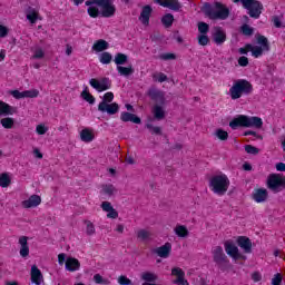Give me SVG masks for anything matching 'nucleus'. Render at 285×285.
<instances>
[{"label": "nucleus", "instance_id": "obj_14", "mask_svg": "<svg viewBox=\"0 0 285 285\" xmlns=\"http://www.w3.org/2000/svg\"><path fill=\"white\" fill-rule=\"evenodd\" d=\"M100 208H102L104 213H107L108 219H117V217H119V212L112 207L110 202H102Z\"/></svg>", "mask_w": 285, "mask_h": 285}, {"label": "nucleus", "instance_id": "obj_46", "mask_svg": "<svg viewBox=\"0 0 285 285\" xmlns=\"http://www.w3.org/2000/svg\"><path fill=\"white\" fill-rule=\"evenodd\" d=\"M23 95H24V99H36V97H39V90L37 89L24 90Z\"/></svg>", "mask_w": 285, "mask_h": 285}, {"label": "nucleus", "instance_id": "obj_55", "mask_svg": "<svg viewBox=\"0 0 285 285\" xmlns=\"http://www.w3.org/2000/svg\"><path fill=\"white\" fill-rule=\"evenodd\" d=\"M159 59H161V61H171L177 59V56L175 53H161Z\"/></svg>", "mask_w": 285, "mask_h": 285}, {"label": "nucleus", "instance_id": "obj_6", "mask_svg": "<svg viewBox=\"0 0 285 285\" xmlns=\"http://www.w3.org/2000/svg\"><path fill=\"white\" fill-rule=\"evenodd\" d=\"M250 19H259L264 12V4L259 0H239Z\"/></svg>", "mask_w": 285, "mask_h": 285}, {"label": "nucleus", "instance_id": "obj_5", "mask_svg": "<svg viewBox=\"0 0 285 285\" xmlns=\"http://www.w3.org/2000/svg\"><path fill=\"white\" fill-rule=\"evenodd\" d=\"M266 187L271 193L277 195L285 190V177L282 174H269L266 180Z\"/></svg>", "mask_w": 285, "mask_h": 285}, {"label": "nucleus", "instance_id": "obj_64", "mask_svg": "<svg viewBox=\"0 0 285 285\" xmlns=\"http://www.w3.org/2000/svg\"><path fill=\"white\" fill-rule=\"evenodd\" d=\"M272 22L274 23V26H275L276 28H282V20L278 18V16H274V17L272 18Z\"/></svg>", "mask_w": 285, "mask_h": 285}, {"label": "nucleus", "instance_id": "obj_16", "mask_svg": "<svg viewBox=\"0 0 285 285\" xmlns=\"http://www.w3.org/2000/svg\"><path fill=\"white\" fill-rule=\"evenodd\" d=\"M252 198L256 204H263L268 199V190L265 188H257L253 191Z\"/></svg>", "mask_w": 285, "mask_h": 285}, {"label": "nucleus", "instance_id": "obj_37", "mask_svg": "<svg viewBox=\"0 0 285 285\" xmlns=\"http://www.w3.org/2000/svg\"><path fill=\"white\" fill-rule=\"evenodd\" d=\"M100 63L108 66L112 61V55L108 51H104L99 57Z\"/></svg>", "mask_w": 285, "mask_h": 285}, {"label": "nucleus", "instance_id": "obj_32", "mask_svg": "<svg viewBox=\"0 0 285 285\" xmlns=\"http://www.w3.org/2000/svg\"><path fill=\"white\" fill-rule=\"evenodd\" d=\"M153 115H154L155 119L160 121V119H164L166 117V111L164 110V107H161L159 105H155L153 107Z\"/></svg>", "mask_w": 285, "mask_h": 285}, {"label": "nucleus", "instance_id": "obj_3", "mask_svg": "<svg viewBox=\"0 0 285 285\" xmlns=\"http://www.w3.org/2000/svg\"><path fill=\"white\" fill-rule=\"evenodd\" d=\"M253 83L246 79H237L233 82L229 88V97L233 101H237V99H242V97H248V95H253Z\"/></svg>", "mask_w": 285, "mask_h": 285}, {"label": "nucleus", "instance_id": "obj_31", "mask_svg": "<svg viewBox=\"0 0 285 285\" xmlns=\"http://www.w3.org/2000/svg\"><path fill=\"white\" fill-rule=\"evenodd\" d=\"M160 21L164 28H173V23H175V16H173V13H166L161 17Z\"/></svg>", "mask_w": 285, "mask_h": 285}, {"label": "nucleus", "instance_id": "obj_56", "mask_svg": "<svg viewBox=\"0 0 285 285\" xmlns=\"http://www.w3.org/2000/svg\"><path fill=\"white\" fill-rule=\"evenodd\" d=\"M102 193L110 197L115 193V186H112V185H104L102 186Z\"/></svg>", "mask_w": 285, "mask_h": 285}, {"label": "nucleus", "instance_id": "obj_57", "mask_svg": "<svg viewBox=\"0 0 285 285\" xmlns=\"http://www.w3.org/2000/svg\"><path fill=\"white\" fill-rule=\"evenodd\" d=\"M118 284L120 285H132V281L130 278H128V276H119L118 277Z\"/></svg>", "mask_w": 285, "mask_h": 285}, {"label": "nucleus", "instance_id": "obj_61", "mask_svg": "<svg viewBox=\"0 0 285 285\" xmlns=\"http://www.w3.org/2000/svg\"><path fill=\"white\" fill-rule=\"evenodd\" d=\"M272 285H282V274H275V276L272 278Z\"/></svg>", "mask_w": 285, "mask_h": 285}, {"label": "nucleus", "instance_id": "obj_27", "mask_svg": "<svg viewBox=\"0 0 285 285\" xmlns=\"http://www.w3.org/2000/svg\"><path fill=\"white\" fill-rule=\"evenodd\" d=\"M27 20L31 24L37 23V21L41 20V17H39V11H37V9L29 8L27 11Z\"/></svg>", "mask_w": 285, "mask_h": 285}, {"label": "nucleus", "instance_id": "obj_15", "mask_svg": "<svg viewBox=\"0 0 285 285\" xmlns=\"http://www.w3.org/2000/svg\"><path fill=\"white\" fill-rule=\"evenodd\" d=\"M239 248L244 250V253H253V242H250V238L246 236H238L236 239Z\"/></svg>", "mask_w": 285, "mask_h": 285}, {"label": "nucleus", "instance_id": "obj_60", "mask_svg": "<svg viewBox=\"0 0 285 285\" xmlns=\"http://www.w3.org/2000/svg\"><path fill=\"white\" fill-rule=\"evenodd\" d=\"M252 49H253V45L247 43V45H245V47L239 48L238 52H239V55H248V52H250Z\"/></svg>", "mask_w": 285, "mask_h": 285}, {"label": "nucleus", "instance_id": "obj_13", "mask_svg": "<svg viewBox=\"0 0 285 285\" xmlns=\"http://www.w3.org/2000/svg\"><path fill=\"white\" fill-rule=\"evenodd\" d=\"M156 3L160 4L163 8H168L174 12H179L181 10V2L179 0H155Z\"/></svg>", "mask_w": 285, "mask_h": 285}, {"label": "nucleus", "instance_id": "obj_10", "mask_svg": "<svg viewBox=\"0 0 285 285\" xmlns=\"http://www.w3.org/2000/svg\"><path fill=\"white\" fill-rule=\"evenodd\" d=\"M98 110H99V112H107V115H117V112H119V104H117V102H111V104L99 102Z\"/></svg>", "mask_w": 285, "mask_h": 285}, {"label": "nucleus", "instance_id": "obj_38", "mask_svg": "<svg viewBox=\"0 0 285 285\" xmlns=\"http://www.w3.org/2000/svg\"><path fill=\"white\" fill-rule=\"evenodd\" d=\"M264 51H266V49H264L263 47L252 45L250 52L255 59H259V57H262V55H264Z\"/></svg>", "mask_w": 285, "mask_h": 285}, {"label": "nucleus", "instance_id": "obj_40", "mask_svg": "<svg viewBox=\"0 0 285 285\" xmlns=\"http://www.w3.org/2000/svg\"><path fill=\"white\" fill-rule=\"evenodd\" d=\"M240 32L242 35H244V37H253V35L255 33V29L248 24H243L240 27Z\"/></svg>", "mask_w": 285, "mask_h": 285}, {"label": "nucleus", "instance_id": "obj_33", "mask_svg": "<svg viewBox=\"0 0 285 285\" xmlns=\"http://www.w3.org/2000/svg\"><path fill=\"white\" fill-rule=\"evenodd\" d=\"M92 50L96 52H104V50H108V41L104 39L97 40L92 46Z\"/></svg>", "mask_w": 285, "mask_h": 285}, {"label": "nucleus", "instance_id": "obj_49", "mask_svg": "<svg viewBox=\"0 0 285 285\" xmlns=\"http://www.w3.org/2000/svg\"><path fill=\"white\" fill-rule=\"evenodd\" d=\"M115 99V94L112 91L106 92L102 97V101L100 104H112Z\"/></svg>", "mask_w": 285, "mask_h": 285}, {"label": "nucleus", "instance_id": "obj_34", "mask_svg": "<svg viewBox=\"0 0 285 285\" xmlns=\"http://www.w3.org/2000/svg\"><path fill=\"white\" fill-rule=\"evenodd\" d=\"M117 70L120 77H130V75L135 72V69H132V66H129V67L117 66Z\"/></svg>", "mask_w": 285, "mask_h": 285}, {"label": "nucleus", "instance_id": "obj_23", "mask_svg": "<svg viewBox=\"0 0 285 285\" xmlns=\"http://www.w3.org/2000/svg\"><path fill=\"white\" fill-rule=\"evenodd\" d=\"M115 12H117V7L112 4V2H109L106 7L101 8V17L105 19H110L111 17H115Z\"/></svg>", "mask_w": 285, "mask_h": 285}, {"label": "nucleus", "instance_id": "obj_12", "mask_svg": "<svg viewBox=\"0 0 285 285\" xmlns=\"http://www.w3.org/2000/svg\"><path fill=\"white\" fill-rule=\"evenodd\" d=\"M173 250V245L170 243H165L163 246L153 249V253L163 259L170 257Z\"/></svg>", "mask_w": 285, "mask_h": 285}, {"label": "nucleus", "instance_id": "obj_59", "mask_svg": "<svg viewBox=\"0 0 285 285\" xmlns=\"http://www.w3.org/2000/svg\"><path fill=\"white\" fill-rule=\"evenodd\" d=\"M95 284H108V279H105L100 274L94 275Z\"/></svg>", "mask_w": 285, "mask_h": 285}, {"label": "nucleus", "instance_id": "obj_20", "mask_svg": "<svg viewBox=\"0 0 285 285\" xmlns=\"http://www.w3.org/2000/svg\"><path fill=\"white\" fill-rule=\"evenodd\" d=\"M41 204V196L31 195L27 200L22 202V208H37Z\"/></svg>", "mask_w": 285, "mask_h": 285}, {"label": "nucleus", "instance_id": "obj_22", "mask_svg": "<svg viewBox=\"0 0 285 285\" xmlns=\"http://www.w3.org/2000/svg\"><path fill=\"white\" fill-rule=\"evenodd\" d=\"M120 119L125 122L128 124V121H131V124H141V118H139L135 114H130L128 111H122L120 114Z\"/></svg>", "mask_w": 285, "mask_h": 285}, {"label": "nucleus", "instance_id": "obj_28", "mask_svg": "<svg viewBox=\"0 0 285 285\" xmlns=\"http://www.w3.org/2000/svg\"><path fill=\"white\" fill-rule=\"evenodd\" d=\"M214 42L217 46H222V43H225L226 42V32L218 28L214 33Z\"/></svg>", "mask_w": 285, "mask_h": 285}, {"label": "nucleus", "instance_id": "obj_54", "mask_svg": "<svg viewBox=\"0 0 285 285\" xmlns=\"http://www.w3.org/2000/svg\"><path fill=\"white\" fill-rule=\"evenodd\" d=\"M43 57H46V52L43 51V49H41V47L37 48L33 51L32 59H43Z\"/></svg>", "mask_w": 285, "mask_h": 285}, {"label": "nucleus", "instance_id": "obj_17", "mask_svg": "<svg viewBox=\"0 0 285 285\" xmlns=\"http://www.w3.org/2000/svg\"><path fill=\"white\" fill-rule=\"evenodd\" d=\"M171 276L176 277V279L173 281V284L176 285L184 284V282L186 281V272H184L181 267L171 268Z\"/></svg>", "mask_w": 285, "mask_h": 285}, {"label": "nucleus", "instance_id": "obj_43", "mask_svg": "<svg viewBox=\"0 0 285 285\" xmlns=\"http://www.w3.org/2000/svg\"><path fill=\"white\" fill-rule=\"evenodd\" d=\"M215 137H217V139H219L220 141H227L228 140V131H226L224 129H217L215 131Z\"/></svg>", "mask_w": 285, "mask_h": 285}, {"label": "nucleus", "instance_id": "obj_35", "mask_svg": "<svg viewBox=\"0 0 285 285\" xmlns=\"http://www.w3.org/2000/svg\"><path fill=\"white\" fill-rule=\"evenodd\" d=\"M116 66H124L128 61V56L126 53L118 52L115 56Z\"/></svg>", "mask_w": 285, "mask_h": 285}, {"label": "nucleus", "instance_id": "obj_44", "mask_svg": "<svg viewBox=\"0 0 285 285\" xmlns=\"http://www.w3.org/2000/svg\"><path fill=\"white\" fill-rule=\"evenodd\" d=\"M85 225H86V233L89 236L95 235V233H97V230L95 229V224L90 220H85Z\"/></svg>", "mask_w": 285, "mask_h": 285}, {"label": "nucleus", "instance_id": "obj_51", "mask_svg": "<svg viewBox=\"0 0 285 285\" xmlns=\"http://www.w3.org/2000/svg\"><path fill=\"white\" fill-rule=\"evenodd\" d=\"M87 13L89 14V17H91V19H97V17H99V8L89 7L87 9Z\"/></svg>", "mask_w": 285, "mask_h": 285}, {"label": "nucleus", "instance_id": "obj_2", "mask_svg": "<svg viewBox=\"0 0 285 285\" xmlns=\"http://www.w3.org/2000/svg\"><path fill=\"white\" fill-rule=\"evenodd\" d=\"M264 120L257 116L238 115L229 121V128L237 130V128H262Z\"/></svg>", "mask_w": 285, "mask_h": 285}, {"label": "nucleus", "instance_id": "obj_7", "mask_svg": "<svg viewBox=\"0 0 285 285\" xmlns=\"http://www.w3.org/2000/svg\"><path fill=\"white\" fill-rule=\"evenodd\" d=\"M213 257L215 264L218 266L220 271H226L228 268V264L230 262L228 261V257L224 253V248L222 246H216L213 249Z\"/></svg>", "mask_w": 285, "mask_h": 285}, {"label": "nucleus", "instance_id": "obj_8", "mask_svg": "<svg viewBox=\"0 0 285 285\" xmlns=\"http://www.w3.org/2000/svg\"><path fill=\"white\" fill-rule=\"evenodd\" d=\"M89 86L97 90V92H106V90H110L112 88V82L110 78L104 77L102 79L98 80L97 78H91L89 80Z\"/></svg>", "mask_w": 285, "mask_h": 285}, {"label": "nucleus", "instance_id": "obj_58", "mask_svg": "<svg viewBox=\"0 0 285 285\" xmlns=\"http://www.w3.org/2000/svg\"><path fill=\"white\" fill-rule=\"evenodd\" d=\"M48 131V127L43 124L37 125L36 127V132L38 135H46V132Z\"/></svg>", "mask_w": 285, "mask_h": 285}, {"label": "nucleus", "instance_id": "obj_24", "mask_svg": "<svg viewBox=\"0 0 285 285\" xmlns=\"http://www.w3.org/2000/svg\"><path fill=\"white\" fill-rule=\"evenodd\" d=\"M20 244V256L28 257L30 255V247L28 246V237L22 236L19 238Z\"/></svg>", "mask_w": 285, "mask_h": 285}, {"label": "nucleus", "instance_id": "obj_62", "mask_svg": "<svg viewBox=\"0 0 285 285\" xmlns=\"http://www.w3.org/2000/svg\"><path fill=\"white\" fill-rule=\"evenodd\" d=\"M238 66H240L242 68H246V66H248V58L246 56L239 57Z\"/></svg>", "mask_w": 285, "mask_h": 285}, {"label": "nucleus", "instance_id": "obj_63", "mask_svg": "<svg viewBox=\"0 0 285 285\" xmlns=\"http://www.w3.org/2000/svg\"><path fill=\"white\" fill-rule=\"evenodd\" d=\"M10 32L8 27L0 24V39H4V37Z\"/></svg>", "mask_w": 285, "mask_h": 285}, {"label": "nucleus", "instance_id": "obj_48", "mask_svg": "<svg viewBox=\"0 0 285 285\" xmlns=\"http://www.w3.org/2000/svg\"><path fill=\"white\" fill-rule=\"evenodd\" d=\"M208 30H210V26L206 22H198V32L200 35H208Z\"/></svg>", "mask_w": 285, "mask_h": 285}, {"label": "nucleus", "instance_id": "obj_18", "mask_svg": "<svg viewBox=\"0 0 285 285\" xmlns=\"http://www.w3.org/2000/svg\"><path fill=\"white\" fill-rule=\"evenodd\" d=\"M65 267L69 273H75L81 268V263L75 257H67Z\"/></svg>", "mask_w": 285, "mask_h": 285}, {"label": "nucleus", "instance_id": "obj_29", "mask_svg": "<svg viewBox=\"0 0 285 285\" xmlns=\"http://www.w3.org/2000/svg\"><path fill=\"white\" fill-rule=\"evenodd\" d=\"M140 279H142V282L150 284V283H155L158 279L157 274L153 273V272H144L140 275Z\"/></svg>", "mask_w": 285, "mask_h": 285}, {"label": "nucleus", "instance_id": "obj_45", "mask_svg": "<svg viewBox=\"0 0 285 285\" xmlns=\"http://www.w3.org/2000/svg\"><path fill=\"white\" fill-rule=\"evenodd\" d=\"M154 81H158V83H164V81H168V76L164 72H158L153 75Z\"/></svg>", "mask_w": 285, "mask_h": 285}, {"label": "nucleus", "instance_id": "obj_41", "mask_svg": "<svg viewBox=\"0 0 285 285\" xmlns=\"http://www.w3.org/2000/svg\"><path fill=\"white\" fill-rule=\"evenodd\" d=\"M0 124L7 130H10V128H12V126H14V118H10V117L2 118V119H0Z\"/></svg>", "mask_w": 285, "mask_h": 285}, {"label": "nucleus", "instance_id": "obj_4", "mask_svg": "<svg viewBox=\"0 0 285 285\" xmlns=\"http://www.w3.org/2000/svg\"><path fill=\"white\" fill-rule=\"evenodd\" d=\"M230 188V179L226 174L214 175L209 178V190L218 197H224Z\"/></svg>", "mask_w": 285, "mask_h": 285}, {"label": "nucleus", "instance_id": "obj_53", "mask_svg": "<svg viewBox=\"0 0 285 285\" xmlns=\"http://www.w3.org/2000/svg\"><path fill=\"white\" fill-rule=\"evenodd\" d=\"M146 128L150 130L151 135H161V127H155L153 124H147Z\"/></svg>", "mask_w": 285, "mask_h": 285}, {"label": "nucleus", "instance_id": "obj_11", "mask_svg": "<svg viewBox=\"0 0 285 285\" xmlns=\"http://www.w3.org/2000/svg\"><path fill=\"white\" fill-rule=\"evenodd\" d=\"M150 17H153V7L146 4L142 7L138 19L142 26H150Z\"/></svg>", "mask_w": 285, "mask_h": 285}, {"label": "nucleus", "instance_id": "obj_19", "mask_svg": "<svg viewBox=\"0 0 285 285\" xmlns=\"http://www.w3.org/2000/svg\"><path fill=\"white\" fill-rule=\"evenodd\" d=\"M151 101H155L156 104H160V106H164L166 104V97L164 96V91L151 89L148 92Z\"/></svg>", "mask_w": 285, "mask_h": 285}, {"label": "nucleus", "instance_id": "obj_36", "mask_svg": "<svg viewBox=\"0 0 285 285\" xmlns=\"http://www.w3.org/2000/svg\"><path fill=\"white\" fill-rule=\"evenodd\" d=\"M81 97L88 104H95V96H92L91 92L88 91V87H85V89L81 92Z\"/></svg>", "mask_w": 285, "mask_h": 285}, {"label": "nucleus", "instance_id": "obj_30", "mask_svg": "<svg viewBox=\"0 0 285 285\" xmlns=\"http://www.w3.org/2000/svg\"><path fill=\"white\" fill-rule=\"evenodd\" d=\"M256 40H257L259 48H263L266 52H268V50H271V43L268 42V38H266V36L258 35L256 37Z\"/></svg>", "mask_w": 285, "mask_h": 285}, {"label": "nucleus", "instance_id": "obj_1", "mask_svg": "<svg viewBox=\"0 0 285 285\" xmlns=\"http://www.w3.org/2000/svg\"><path fill=\"white\" fill-rule=\"evenodd\" d=\"M204 13L212 21H226V19L230 17V9H228V7L222 2H214V6L206 3Z\"/></svg>", "mask_w": 285, "mask_h": 285}, {"label": "nucleus", "instance_id": "obj_9", "mask_svg": "<svg viewBox=\"0 0 285 285\" xmlns=\"http://www.w3.org/2000/svg\"><path fill=\"white\" fill-rule=\"evenodd\" d=\"M225 246V253L229 255V257H233V259H246V256L239 253V248L233 244V242L227 240L224 244Z\"/></svg>", "mask_w": 285, "mask_h": 285}, {"label": "nucleus", "instance_id": "obj_26", "mask_svg": "<svg viewBox=\"0 0 285 285\" xmlns=\"http://www.w3.org/2000/svg\"><path fill=\"white\" fill-rule=\"evenodd\" d=\"M80 139L85 141V144H90V141L95 140V134L89 128H85L80 131Z\"/></svg>", "mask_w": 285, "mask_h": 285}, {"label": "nucleus", "instance_id": "obj_42", "mask_svg": "<svg viewBox=\"0 0 285 285\" xmlns=\"http://www.w3.org/2000/svg\"><path fill=\"white\" fill-rule=\"evenodd\" d=\"M11 184L10 176L8 174H1L0 175V186L1 188H8Z\"/></svg>", "mask_w": 285, "mask_h": 285}, {"label": "nucleus", "instance_id": "obj_39", "mask_svg": "<svg viewBox=\"0 0 285 285\" xmlns=\"http://www.w3.org/2000/svg\"><path fill=\"white\" fill-rule=\"evenodd\" d=\"M175 233L177 235V237H188V228H186V226L184 225H178L175 228Z\"/></svg>", "mask_w": 285, "mask_h": 285}, {"label": "nucleus", "instance_id": "obj_50", "mask_svg": "<svg viewBox=\"0 0 285 285\" xmlns=\"http://www.w3.org/2000/svg\"><path fill=\"white\" fill-rule=\"evenodd\" d=\"M207 43H210V38H208L207 33H200L198 36V45L206 46Z\"/></svg>", "mask_w": 285, "mask_h": 285}, {"label": "nucleus", "instance_id": "obj_47", "mask_svg": "<svg viewBox=\"0 0 285 285\" xmlns=\"http://www.w3.org/2000/svg\"><path fill=\"white\" fill-rule=\"evenodd\" d=\"M137 238L141 239V242H146V239H150V232L140 229L137 232Z\"/></svg>", "mask_w": 285, "mask_h": 285}, {"label": "nucleus", "instance_id": "obj_52", "mask_svg": "<svg viewBox=\"0 0 285 285\" xmlns=\"http://www.w3.org/2000/svg\"><path fill=\"white\" fill-rule=\"evenodd\" d=\"M247 155H259V149L253 145H245Z\"/></svg>", "mask_w": 285, "mask_h": 285}, {"label": "nucleus", "instance_id": "obj_21", "mask_svg": "<svg viewBox=\"0 0 285 285\" xmlns=\"http://www.w3.org/2000/svg\"><path fill=\"white\" fill-rule=\"evenodd\" d=\"M43 282V274L41 269L37 267V265L31 266V283L36 285H40Z\"/></svg>", "mask_w": 285, "mask_h": 285}, {"label": "nucleus", "instance_id": "obj_25", "mask_svg": "<svg viewBox=\"0 0 285 285\" xmlns=\"http://www.w3.org/2000/svg\"><path fill=\"white\" fill-rule=\"evenodd\" d=\"M17 112V109L14 107L10 106L9 104L4 102L3 100H0V117L2 115H14Z\"/></svg>", "mask_w": 285, "mask_h": 285}]
</instances>
